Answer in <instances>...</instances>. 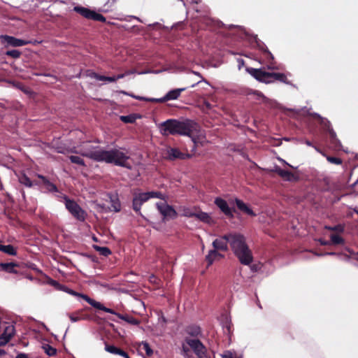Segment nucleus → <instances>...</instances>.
Segmentation results:
<instances>
[{"label": "nucleus", "mask_w": 358, "mask_h": 358, "mask_svg": "<svg viewBox=\"0 0 358 358\" xmlns=\"http://www.w3.org/2000/svg\"><path fill=\"white\" fill-rule=\"evenodd\" d=\"M81 155L97 162H105L106 164H113L116 166L130 168V165L127 162L129 157L117 149L106 150L96 147L94 150L81 152Z\"/></svg>", "instance_id": "obj_1"}, {"label": "nucleus", "mask_w": 358, "mask_h": 358, "mask_svg": "<svg viewBox=\"0 0 358 358\" xmlns=\"http://www.w3.org/2000/svg\"><path fill=\"white\" fill-rule=\"evenodd\" d=\"M198 124L190 120L179 121L176 119H169L160 125L161 134L163 136L180 135L193 137L199 131Z\"/></svg>", "instance_id": "obj_2"}, {"label": "nucleus", "mask_w": 358, "mask_h": 358, "mask_svg": "<svg viewBox=\"0 0 358 358\" xmlns=\"http://www.w3.org/2000/svg\"><path fill=\"white\" fill-rule=\"evenodd\" d=\"M230 248L241 264L249 266L253 262L252 252L244 235L238 232H231Z\"/></svg>", "instance_id": "obj_3"}, {"label": "nucleus", "mask_w": 358, "mask_h": 358, "mask_svg": "<svg viewBox=\"0 0 358 358\" xmlns=\"http://www.w3.org/2000/svg\"><path fill=\"white\" fill-rule=\"evenodd\" d=\"M152 198H157L162 200H165V196L158 191H151L143 193H134L132 200V208L133 210L141 215V208L142 205L148 201L149 199Z\"/></svg>", "instance_id": "obj_4"}, {"label": "nucleus", "mask_w": 358, "mask_h": 358, "mask_svg": "<svg viewBox=\"0 0 358 358\" xmlns=\"http://www.w3.org/2000/svg\"><path fill=\"white\" fill-rule=\"evenodd\" d=\"M58 197L64 200L66 208L77 220L84 222L86 218V212L73 199H69L66 195L60 194Z\"/></svg>", "instance_id": "obj_5"}, {"label": "nucleus", "mask_w": 358, "mask_h": 358, "mask_svg": "<svg viewBox=\"0 0 358 358\" xmlns=\"http://www.w3.org/2000/svg\"><path fill=\"white\" fill-rule=\"evenodd\" d=\"M62 291H64L72 296L81 297L85 301H86L89 304H90L92 306H93L94 308H95L96 309L101 310L106 313H113L110 308L105 307L100 302H98V301L91 299L86 294L78 293V292L67 287L65 285H64Z\"/></svg>", "instance_id": "obj_6"}, {"label": "nucleus", "mask_w": 358, "mask_h": 358, "mask_svg": "<svg viewBox=\"0 0 358 358\" xmlns=\"http://www.w3.org/2000/svg\"><path fill=\"white\" fill-rule=\"evenodd\" d=\"M231 232L220 236L219 238L213 241L212 245L213 248L217 250L227 252L230 246V238Z\"/></svg>", "instance_id": "obj_7"}, {"label": "nucleus", "mask_w": 358, "mask_h": 358, "mask_svg": "<svg viewBox=\"0 0 358 358\" xmlns=\"http://www.w3.org/2000/svg\"><path fill=\"white\" fill-rule=\"evenodd\" d=\"M247 71L259 82H263L265 83H272V80H269L270 72L263 71L262 69L254 68H248Z\"/></svg>", "instance_id": "obj_8"}, {"label": "nucleus", "mask_w": 358, "mask_h": 358, "mask_svg": "<svg viewBox=\"0 0 358 358\" xmlns=\"http://www.w3.org/2000/svg\"><path fill=\"white\" fill-rule=\"evenodd\" d=\"M214 203L227 217L229 218L234 217V213L236 212V210L230 208L224 199L217 197L214 201Z\"/></svg>", "instance_id": "obj_9"}, {"label": "nucleus", "mask_w": 358, "mask_h": 358, "mask_svg": "<svg viewBox=\"0 0 358 358\" xmlns=\"http://www.w3.org/2000/svg\"><path fill=\"white\" fill-rule=\"evenodd\" d=\"M187 344L192 349L194 352L201 357L205 354L206 348L203 343L196 338H186Z\"/></svg>", "instance_id": "obj_10"}, {"label": "nucleus", "mask_w": 358, "mask_h": 358, "mask_svg": "<svg viewBox=\"0 0 358 358\" xmlns=\"http://www.w3.org/2000/svg\"><path fill=\"white\" fill-rule=\"evenodd\" d=\"M157 208L164 218L169 217L174 219L178 215L176 210L170 205L166 203H157Z\"/></svg>", "instance_id": "obj_11"}, {"label": "nucleus", "mask_w": 358, "mask_h": 358, "mask_svg": "<svg viewBox=\"0 0 358 358\" xmlns=\"http://www.w3.org/2000/svg\"><path fill=\"white\" fill-rule=\"evenodd\" d=\"M190 157L189 154L182 152L178 148H170L167 150V159L169 160L185 159Z\"/></svg>", "instance_id": "obj_12"}, {"label": "nucleus", "mask_w": 358, "mask_h": 358, "mask_svg": "<svg viewBox=\"0 0 358 358\" xmlns=\"http://www.w3.org/2000/svg\"><path fill=\"white\" fill-rule=\"evenodd\" d=\"M0 38L3 43H6L8 45L13 47H20L29 43L28 41L15 38L8 35H1Z\"/></svg>", "instance_id": "obj_13"}, {"label": "nucleus", "mask_w": 358, "mask_h": 358, "mask_svg": "<svg viewBox=\"0 0 358 358\" xmlns=\"http://www.w3.org/2000/svg\"><path fill=\"white\" fill-rule=\"evenodd\" d=\"M275 172L280 176L282 178L287 181H295L297 180L298 176H296L292 172L282 169L280 167L275 168Z\"/></svg>", "instance_id": "obj_14"}, {"label": "nucleus", "mask_w": 358, "mask_h": 358, "mask_svg": "<svg viewBox=\"0 0 358 358\" xmlns=\"http://www.w3.org/2000/svg\"><path fill=\"white\" fill-rule=\"evenodd\" d=\"M219 251L220 250L213 248L208 252V254L206 256V261L208 263V266L213 264L215 260H219L224 257Z\"/></svg>", "instance_id": "obj_15"}, {"label": "nucleus", "mask_w": 358, "mask_h": 358, "mask_svg": "<svg viewBox=\"0 0 358 358\" xmlns=\"http://www.w3.org/2000/svg\"><path fill=\"white\" fill-rule=\"evenodd\" d=\"M113 313H110L113 315H116L118 318L127 322V323L132 324V325H139L141 323V321L133 316L129 315H122L120 313H118L115 312L113 309L110 308Z\"/></svg>", "instance_id": "obj_16"}, {"label": "nucleus", "mask_w": 358, "mask_h": 358, "mask_svg": "<svg viewBox=\"0 0 358 358\" xmlns=\"http://www.w3.org/2000/svg\"><path fill=\"white\" fill-rule=\"evenodd\" d=\"M19 264L14 262L0 263V270L8 273H18L16 268L19 267Z\"/></svg>", "instance_id": "obj_17"}, {"label": "nucleus", "mask_w": 358, "mask_h": 358, "mask_svg": "<svg viewBox=\"0 0 358 358\" xmlns=\"http://www.w3.org/2000/svg\"><path fill=\"white\" fill-rule=\"evenodd\" d=\"M38 178L41 180V184H43L47 191L50 192H58L57 186L51 182L46 177L38 174Z\"/></svg>", "instance_id": "obj_18"}, {"label": "nucleus", "mask_w": 358, "mask_h": 358, "mask_svg": "<svg viewBox=\"0 0 358 358\" xmlns=\"http://www.w3.org/2000/svg\"><path fill=\"white\" fill-rule=\"evenodd\" d=\"M235 203L238 209L242 211L243 213L252 217L256 216V213L250 208H249L247 206V204L245 203L242 200L239 199H236Z\"/></svg>", "instance_id": "obj_19"}, {"label": "nucleus", "mask_w": 358, "mask_h": 358, "mask_svg": "<svg viewBox=\"0 0 358 358\" xmlns=\"http://www.w3.org/2000/svg\"><path fill=\"white\" fill-rule=\"evenodd\" d=\"M187 88H178L174 89L171 91H169L164 97L163 100L164 102L170 101V100H175L177 99L180 96L181 92H184Z\"/></svg>", "instance_id": "obj_20"}, {"label": "nucleus", "mask_w": 358, "mask_h": 358, "mask_svg": "<svg viewBox=\"0 0 358 358\" xmlns=\"http://www.w3.org/2000/svg\"><path fill=\"white\" fill-rule=\"evenodd\" d=\"M108 198L111 203L110 210L119 212L121 210V203L117 194H108Z\"/></svg>", "instance_id": "obj_21"}, {"label": "nucleus", "mask_w": 358, "mask_h": 358, "mask_svg": "<svg viewBox=\"0 0 358 358\" xmlns=\"http://www.w3.org/2000/svg\"><path fill=\"white\" fill-rule=\"evenodd\" d=\"M313 116L315 118L318 120L319 123L324 132L329 133L331 131V130H334L331 128V123L328 120L322 117L320 115H318L317 113H315L313 115Z\"/></svg>", "instance_id": "obj_22"}, {"label": "nucleus", "mask_w": 358, "mask_h": 358, "mask_svg": "<svg viewBox=\"0 0 358 358\" xmlns=\"http://www.w3.org/2000/svg\"><path fill=\"white\" fill-rule=\"evenodd\" d=\"M19 182L27 187H31L34 185H40L41 182L36 180L32 181L31 179L24 173H22L19 176Z\"/></svg>", "instance_id": "obj_23"}, {"label": "nucleus", "mask_w": 358, "mask_h": 358, "mask_svg": "<svg viewBox=\"0 0 358 358\" xmlns=\"http://www.w3.org/2000/svg\"><path fill=\"white\" fill-rule=\"evenodd\" d=\"M73 10L76 11V13H79L80 15H82L83 17H84L85 18H86L87 20H91L92 15V13L94 11L87 8H85V7L79 6H75L73 8Z\"/></svg>", "instance_id": "obj_24"}, {"label": "nucleus", "mask_w": 358, "mask_h": 358, "mask_svg": "<svg viewBox=\"0 0 358 358\" xmlns=\"http://www.w3.org/2000/svg\"><path fill=\"white\" fill-rule=\"evenodd\" d=\"M269 80H271L272 82L273 80H278L282 83L289 84V81L288 80L287 76L282 73H270Z\"/></svg>", "instance_id": "obj_25"}, {"label": "nucleus", "mask_w": 358, "mask_h": 358, "mask_svg": "<svg viewBox=\"0 0 358 358\" xmlns=\"http://www.w3.org/2000/svg\"><path fill=\"white\" fill-rule=\"evenodd\" d=\"M328 134L331 147L334 149H340L341 143L338 139L336 132L334 130H331Z\"/></svg>", "instance_id": "obj_26"}, {"label": "nucleus", "mask_w": 358, "mask_h": 358, "mask_svg": "<svg viewBox=\"0 0 358 358\" xmlns=\"http://www.w3.org/2000/svg\"><path fill=\"white\" fill-rule=\"evenodd\" d=\"M190 216L194 217L197 218L198 220H199L200 221L207 223V224H210L212 222L211 217L207 213H205V212L201 211L199 213H192L190 215Z\"/></svg>", "instance_id": "obj_27"}, {"label": "nucleus", "mask_w": 358, "mask_h": 358, "mask_svg": "<svg viewBox=\"0 0 358 358\" xmlns=\"http://www.w3.org/2000/svg\"><path fill=\"white\" fill-rule=\"evenodd\" d=\"M105 350L111 354L118 355L122 357H123V355H126L125 351L114 345L106 344Z\"/></svg>", "instance_id": "obj_28"}, {"label": "nucleus", "mask_w": 358, "mask_h": 358, "mask_svg": "<svg viewBox=\"0 0 358 358\" xmlns=\"http://www.w3.org/2000/svg\"><path fill=\"white\" fill-rule=\"evenodd\" d=\"M259 49L264 53L266 59L270 62L274 60V57L272 53L269 51L268 48L265 45V44H258Z\"/></svg>", "instance_id": "obj_29"}, {"label": "nucleus", "mask_w": 358, "mask_h": 358, "mask_svg": "<svg viewBox=\"0 0 358 358\" xmlns=\"http://www.w3.org/2000/svg\"><path fill=\"white\" fill-rule=\"evenodd\" d=\"M0 251L9 255L15 256L17 255V250L12 245L0 244Z\"/></svg>", "instance_id": "obj_30"}, {"label": "nucleus", "mask_w": 358, "mask_h": 358, "mask_svg": "<svg viewBox=\"0 0 358 358\" xmlns=\"http://www.w3.org/2000/svg\"><path fill=\"white\" fill-rule=\"evenodd\" d=\"M138 348L140 350H143L145 352V355L148 357H150L153 355V350L150 346L149 343L146 341H142L139 345Z\"/></svg>", "instance_id": "obj_31"}, {"label": "nucleus", "mask_w": 358, "mask_h": 358, "mask_svg": "<svg viewBox=\"0 0 358 358\" xmlns=\"http://www.w3.org/2000/svg\"><path fill=\"white\" fill-rule=\"evenodd\" d=\"M92 78L101 80V81H108V82H115V78L113 76H105L99 75L96 73H92Z\"/></svg>", "instance_id": "obj_32"}, {"label": "nucleus", "mask_w": 358, "mask_h": 358, "mask_svg": "<svg viewBox=\"0 0 358 358\" xmlns=\"http://www.w3.org/2000/svg\"><path fill=\"white\" fill-rule=\"evenodd\" d=\"M120 119L124 123H134L136 120V116L135 114H130L128 115H121Z\"/></svg>", "instance_id": "obj_33"}, {"label": "nucleus", "mask_w": 358, "mask_h": 358, "mask_svg": "<svg viewBox=\"0 0 358 358\" xmlns=\"http://www.w3.org/2000/svg\"><path fill=\"white\" fill-rule=\"evenodd\" d=\"M94 249L99 252L101 255L104 257H108L111 254L110 250L107 247H101L98 245H94Z\"/></svg>", "instance_id": "obj_34"}, {"label": "nucleus", "mask_w": 358, "mask_h": 358, "mask_svg": "<svg viewBox=\"0 0 358 358\" xmlns=\"http://www.w3.org/2000/svg\"><path fill=\"white\" fill-rule=\"evenodd\" d=\"M330 238L331 242L334 245H342L345 243L344 239L339 235L333 234L330 236Z\"/></svg>", "instance_id": "obj_35"}, {"label": "nucleus", "mask_w": 358, "mask_h": 358, "mask_svg": "<svg viewBox=\"0 0 358 358\" xmlns=\"http://www.w3.org/2000/svg\"><path fill=\"white\" fill-rule=\"evenodd\" d=\"M70 161L73 164H76L83 166H85L84 160L78 156L71 155L69 157Z\"/></svg>", "instance_id": "obj_36"}, {"label": "nucleus", "mask_w": 358, "mask_h": 358, "mask_svg": "<svg viewBox=\"0 0 358 358\" xmlns=\"http://www.w3.org/2000/svg\"><path fill=\"white\" fill-rule=\"evenodd\" d=\"M69 318L72 322H76L79 320L85 319L82 312H78L76 313L71 314L69 315Z\"/></svg>", "instance_id": "obj_37"}, {"label": "nucleus", "mask_w": 358, "mask_h": 358, "mask_svg": "<svg viewBox=\"0 0 358 358\" xmlns=\"http://www.w3.org/2000/svg\"><path fill=\"white\" fill-rule=\"evenodd\" d=\"M45 352L49 356H54L57 353V350L48 344H45L43 346Z\"/></svg>", "instance_id": "obj_38"}, {"label": "nucleus", "mask_w": 358, "mask_h": 358, "mask_svg": "<svg viewBox=\"0 0 358 358\" xmlns=\"http://www.w3.org/2000/svg\"><path fill=\"white\" fill-rule=\"evenodd\" d=\"M91 20L101 22H106V18L103 15L97 13L95 11H93Z\"/></svg>", "instance_id": "obj_39"}, {"label": "nucleus", "mask_w": 358, "mask_h": 358, "mask_svg": "<svg viewBox=\"0 0 358 358\" xmlns=\"http://www.w3.org/2000/svg\"><path fill=\"white\" fill-rule=\"evenodd\" d=\"M48 284L50 285L51 286L54 287L56 289L61 290V291L63 290L64 287V285H62L58 281L55 280L51 278H50L48 280Z\"/></svg>", "instance_id": "obj_40"}, {"label": "nucleus", "mask_w": 358, "mask_h": 358, "mask_svg": "<svg viewBox=\"0 0 358 358\" xmlns=\"http://www.w3.org/2000/svg\"><path fill=\"white\" fill-rule=\"evenodd\" d=\"M6 55L12 58L17 59L20 57L21 52L17 50H11L6 51Z\"/></svg>", "instance_id": "obj_41"}, {"label": "nucleus", "mask_w": 358, "mask_h": 358, "mask_svg": "<svg viewBox=\"0 0 358 358\" xmlns=\"http://www.w3.org/2000/svg\"><path fill=\"white\" fill-rule=\"evenodd\" d=\"M327 159L331 164L340 165L342 164V159L339 157H333V156H327Z\"/></svg>", "instance_id": "obj_42"}, {"label": "nucleus", "mask_w": 358, "mask_h": 358, "mask_svg": "<svg viewBox=\"0 0 358 358\" xmlns=\"http://www.w3.org/2000/svg\"><path fill=\"white\" fill-rule=\"evenodd\" d=\"M188 334L192 336H197L200 334L201 330L199 327H191L187 330Z\"/></svg>", "instance_id": "obj_43"}, {"label": "nucleus", "mask_w": 358, "mask_h": 358, "mask_svg": "<svg viewBox=\"0 0 358 358\" xmlns=\"http://www.w3.org/2000/svg\"><path fill=\"white\" fill-rule=\"evenodd\" d=\"M163 100V97L160 99L155 98H146L145 101L152 102V103H164Z\"/></svg>", "instance_id": "obj_44"}, {"label": "nucleus", "mask_w": 358, "mask_h": 358, "mask_svg": "<svg viewBox=\"0 0 358 358\" xmlns=\"http://www.w3.org/2000/svg\"><path fill=\"white\" fill-rule=\"evenodd\" d=\"M328 229H329L331 231H342L343 228L341 225H336L334 227H328Z\"/></svg>", "instance_id": "obj_45"}, {"label": "nucleus", "mask_w": 358, "mask_h": 358, "mask_svg": "<svg viewBox=\"0 0 358 358\" xmlns=\"http://www.w3.org/2000/svg\"><path fill=\"white\" fill-rule=\"evenodd\" d=\"M129 74V72H126L125 73H120L117 76H114L113 78H115V82L119 79L123 78L126 75Z\"/></svg>", "instance_id": "obj_46"}, {"label": "nucleus", "mask_w": 358, "mask_h": 358, "mask_svg": "<svg viewBox=\"0 0 358 358\" xmlns=\"http://www.w3.org/2000/svg\"><path fill=\"white\" fill-rule=\"evenodd\" d=\"M131 96L132 97H134V99L139 100V101H145V99H146L145 97H143V96H135V95H131Z\"/></svg>", "instance_id": "obj_47"}, {"label": "nucleus", "mask_w": 358, "mask_h": 358, "mask_svg": "<svg viewBox=\"0 0 358 358\" xmlns=\"http://www.w3.org/2000/svg\"><path fill=\"white\" fill-rule=\"evenodd\" d=\"M305 143L307 145H308V146H313V143L310 141H308V140H306ZM314 148H315L316 150L320 152L319 149H317L315 146H314Z\"/></svg>", "instance_id": "obj_48"}, {"label": "nucleus", "mask_w": 358, "mask_h": 358, "mask_svg": "<svg viewBox=\"0 0 358 358\" xmlns=\"http://www.w3.org/2000/svg\"><path fill=\"white\" fill-rule=\"evenodd\" d=\"M15 358H29L28 355H25V354H23V353H20V354H18Z\"/></svg>", "instance_id": "obj_49"}, {"label": "nucleus", "mask_w": 358, "mask_h": 358, "mask_svg": "<svg viewBox=\"0 0 358 358\" xmlns=\"http://www.w3.org/2000/svg\"><path fill=\"white\" fill-rule=\"evenodd\" d=\"M319 241H320V244L322 245H327L329 244V243L328 241H324V240H322V239H320Z\"/></svg>", "instance_id": "obj_50"}, {"label": "nucleus", "mask_w": 358, "mask_h": 358, "mask_svg": "<svg viewBox=\"0 0 358 358\" xmlns=\"http://www.w3.org/2000/svg\"><path fill=\"white\" fill-rule=\"evenodd\" d=\"M6 352L3 350L0 349V356L4 355Z\"/></svg>", "instance_id": "obj_51"}, {"label": "nucleus", "mask_w": 358, "mask_h": 358, "mask_svg": "<svg viewBox=\"0 0 358 358\" xmlns=\"http://www.w3.org/2000/svg\"><path fill=\"white\" fill-rule=\"evenodd\" d=\"M327 255H336V253L333 252H327Z\"/></svg>", "instance_id": "obj_52"}, {"label": "nucleus", "mask_w": 358, "mask_h": 358, "mask_svg": "<svg viewBox=\"0 0 358 358\" xmlns=\"http://www.w3.org/2000/svg\"><path fill=\"white\" fill-rule=\"evenodd\" d=\"M227 329L228 332L229 333V332H230V331H231L230 325H227Z\"/></svg>", "instance_id": "obj_53"}, {"label": "nucleus", "mask_w": 358, "mask_h": 358, "mask_svg": "<svg viewBox=\"0 0 358 358\" xmlns=\"http://www.w3.org/2000/svg\"><path fill=\"white\" fill-rule=\"evenodd\" d=\"M123 357L124 358H130L129 355L126 352V355H123Z\"/></svg>", "instance_id": "obj_54"}, {"label": "nucleus", "mask_w": 358, "mask_h": 358, "mask_svg": "<svg viewBox=\"0 0 358 358\" xmlns=\"http://www.w3.org/2000/svg\"><path fill=\"white\" fill-rule=\"evenodd\" d=\"M223 358H232V357L231 355H229V356L224 355V356H223Z\"/></svg>", "instance_id": "obj_55"}, {"label": "nucleus", "mask_w": 358, "mask_h": 358, "mask_svg": "<svg viewBox=\"0 0 358 358\" xmlns=\"http://www.w3.org/2000/svg\"><path fill=\"white\" fill-rule=\"evenodd\" d=\"M196 84H197V83L192 84V85H191V87H194Z\"/></svg>", "instance_id": "obj_56"}, {"label": "nucleus", "mask_w": 358, "mask_h": 358, "mask_svg": "<svg viewBox=\"0 0 358 358\" xmlns=\"http://www.w3.org/2000/svg\"><path fill=\"white\" fill-rule=\"evenodd\" d=\"M268 69H274V67H273V66H269V67H268Z\"/></svg>", "instance_id": "obj_57"}, {"label": "nucleus", "mask_w": 358, "mask_h": 358, "mask_svg": "<svg viewBox=\"0 0 358 358\" xmlns=\"http://www.w3.org/2000/svg\"><path fill=\"white\" fill-rule=\"evenodd\" d=\"M22 196H23L24 198L25 197L24 192H22Z\"/></svg>", "instance_id": "obj_58"}, {"label": "nucleus", "mask_w": 358, "mask_h": 358, "mask_svg": "<svg viewBox=\"0 0 358 358\" xmlns=\"http://www.w3.org/2000/svg\"><path fill=\"white\" fill-rule=\"evenodd\" d=\"M122 93H123V94H127V92H122Z\"/></svg>", "instance_id": "obj_59"}, {"label": "nucleus", "mask_w": 358, "mask_h": 358, "mask_svg": "<svg viewBox=\"0 0 358 358\" xmlns=\"http://www.w3.org/2000/svg\"><path fill=\"white\" fill-rule=\"evenodd\" d=\"M287 164L288 166H289V167L293 168V166H292V165H289V164Z\"/></svg>", "instance_id": "obj_60"}, {"label": "nucleus", "mask_w": 358, "mask_h": 358, "mask_svg": "<svg viewBox=\"0 0 358 358\" xmlns=\"http://www.w3.org/2000/svg\"><path fill=\"white\" fill-rule=\"evenodd\" d=\"M183 350H184V351H186V350H185V347H184V346H183Z\"/></svg>", "instance_id": "obj_61"}, {"label": "nucleus", "mask_w": 358, "mask_h": 358, "mask_svg": "<svg viewBox=\"0 0 358 358\" xmlns=\"http://www.w3.org/2000/svg\"><path fill=\"white\" fill-rule=\"evenodd\" d=\"M115 1V0H113V2L114 3Z\"/></svg>", "instance_id": "obj_62"}, {"label": "nucleus", "mask_w": 358, "mask_h": 358, "mask_svg": "<svg viewBox=\"0 0 358 358\" xmlns=\"http://www.w3.org/2000/svg\"><path fill=\"white\" fill-rule=\"evenodd\" d=\"M357 255H358V252H357Z\"/></svg>", "instance_id": "obj_63"}]
</instances>
